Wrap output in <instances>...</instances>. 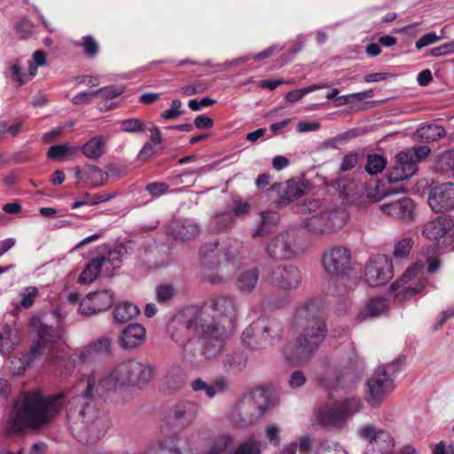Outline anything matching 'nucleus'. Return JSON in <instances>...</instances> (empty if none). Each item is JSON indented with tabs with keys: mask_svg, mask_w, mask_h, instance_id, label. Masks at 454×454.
Returning <instances> with one entry per match:
<instances>
[{
	"mask_svg": "<svg viewBox=\"0 0 454 454\" xmlns=\"http://www.w3.org/2000/svg\"><path fill=\"white\" fill-rule=\"evenodd\" d=\"M338 404L345 420L358 412L362 407L360 399L356 397L345 399Z\"/></svg>",
	"mask_w": 454,
	"mask_h": 454,
	"instance_id": "42",
	"label": "nucleus"
},
{
	"mask_svg": "<svg viewBox=\"0 0 454 454\" xmlns=\"http://www.w3.org/2000/svg\"><path fill=\"white\" fill-rule=\"evenodd\" d=\"M454 222L449 216H438L422 226V235L430 240H437L446 236L453 228Z\"/></svg>",
	"mask_w": 454,
	"mask_h": 454,
	"instance_id": "26",
	"label": "nucleus"
},
{
	"mask_svg": "<svg viewBox=\"0 0 454 454\" xmlns=\"http://www.w3.org/2000/svg\"><path fill=\"white\" fill-rule=\"evenodd\" d=\"M76 45H81L84 49V52L87 57L94 58L98 52V44L96 40L90 35L83 36L81 43H77Z\"/></svg>",
	"mask_w": 454,
	"mask_h": 454,
	"instance_id": "53",
	"label": "nucleus"
},
{
	"mask_svg": "<svg viewBox=\"0 0 454 454\" xmlns=\"http://www.w3.org/2000/svg\"><path fill=\"white\" fill-rule=\"evenodd\" d=\"M211 319L203 313V319L198 321L200 327L203 354L205 359L218 356L234 326L239 302L233 295L223 294L211 299L207 305Z\"/></svg>",
	"mask_w": 454,
	"mask_h": 454,
	"instance_id": "2",
	"label": "nucleus"
},
{
	"mask_svg": "<svg viewBox=\"0 0 454 454\" xmlns=\"http://www.w3.org/2000/svg\"><path fill=\"white\" fill-rule=\"evenodd\" d=\"M386 160L383 156L379 154L369 155L367 158V163L365 170L370 175H375L381 172L386 167Z\"/></svg>",
	"mask_w": 454,
	"mask_h": 454,
	"instance_id": "44",
	"label": "nucleus"
},
{
	"mask_svg": "<svg viewBox=\"0 0 454 454\" xmlns=\"http://www.w3.org/2000/svg\"><path fill=\"white\" fill-rule=\"evenodd\" d=\"M128 250L122 246L119 245L111 249L108 252L106 257L101 256L100 259H104L105 270L109 271L111 269H116L120 267L121 262L127 257Z\"/></svg>",
	"mask_w": 454,
	"mask_h": 454,
	"instance_id": "36",
	"label": "nucleus"
},
{
	"mask_svg": "<svg viewBox=\"0 0 454 454\" xmlns=\"http://www.w3.org/2000/svg\"><path fill=\"white\" fill-rule=\"evenodd\" d=\"M82 154L90 159L99 158L105 151V144L100 137H92L82 148Z\"/></svg>",
	"mask_w": 454,
	"mask_h": 454,
	"instance_id": "39",
	"label": "nucleus"
},
{
	"mask_svg": "<svg viewBox=\"0 0 454 454\" xmlns=\"http://www.w3.org/2000/svg\"><path fill=\"white\" fill-rule=\"evenodd\" d=\"M232 437L230 434H221L204 454H224L226 450L232 444Z\"/></svg>",
	"mask_w": 454,
	"mask_h": 454,
	"instance_id": "41",
	"label": "nucleus"
},
{
	"mask_svg": "<svg viewBox=\"0 0 454 454\" xmlns=\"http://www.w3.org/2000/svg\"><path fill=\"white\" fill-rule=\"evenodd\" d=\"M140 314L139 308L129 301L117 303L112 311L114 322L117 325H123L136 318Z\"/></svg>",
	"mask_w": 454,
	"mask_h": 454,
	"instance_id": "30",
	"label": "nucleus"
},
{
	"mask_svg": "<svg viewBox=\"0 0 454 454\" xmlns=\"http://www.w3.org/2000/svg\"><path fill=\"white\" fill-rule=\"evenodd\" d=\"M104 259L96 258L91 260L82 271L78 278L80 284H87L94 281L102 270H105Z\"/></svg>",
	"mask_w": 454,
	"mask_h": 454,
	"instance_id": "35",
	"label": "nucleus"
},
{
	"mask_svg": "<svg viewBox=\"0 0 454 454\" xmlns=\"http://www.w3.org/2000/svg\"><path fill=\"white\" fill-rule=\"evenodd\" d=\"M283 326L276 318H259L250 324L242 333V342L252 348L272 346L282 334Z\"/></svg>",
	"mask_w": 454,
	"mask_h": 454,
	"instance_id": "8",
	"label": "nucleus"
},
{
	"mask_svg": "<svg viewBox=\"0 0 454 454\" xmlns=\"http://www.w3.org/2000/svg\"><path fill=\"white\" fill-rule=\"evenodd\" d=\"M156 300L160 303H164L171 300L175 294V289L169 285H160L155 290Z\"/></svg>",
	"mask_w": 454,
	"mask_h": 454,
	"instance_id": "54",
	"label": "nucleus"
},
{
	"mask_svg": "<svg viewBox=\"0 0 454 454\" xmlns=\"http://www.w3.org/2000/svg\"><path fill=\"white\" fill-rule=\"evenodd\" d=\"M412 176L403 168V167L400 166L396 161L395 166H393L388 173V181L389 183H397L403 181L404 179L411 178Z\"/></svg>",
	"mask_w": 454,
	"mask_h": 454,
	"instance_id": "56",
	"label": "nucleus"
},
{
	"mask_svg": "<svg viewBox=\"0 0 454 454\" xmlns=\"http://www.w3.org/2000/svg\"><path fill=\"white\" fill-rule=\"evenodd\" d=\"M407 153L413 158L415 163L424 160L430 153L431 150L427 145L414 146L406 150Z\"/></svg>",
	"mask_w": 454,
	"mask_h": 454,
	"instance_id": "60",
	"label": "nucleus"
},
{
	"mask_svg": "<svg viewBox=\"0 0 454 454\" xmlns=\"http://www.w3.org/2000/svg\"><path fill=\"white\" fill-rule=\"evenodd\" d=\"M121 129L129 133H138L146 130V125L139 119H127L121 121Z\"/></svg>",
	"mask_w": 454,
	"mask_h": 454,
	"instance_id": "49",
	"label": "nucleus"
},
{
	"mask_svg": "<svg viewBox=\"0 0 454 454\" xmlns=\"http://www.w3.org/2000/svg\"><path fill=\"white\" fill-rule=\"evenodd\" d=\"M251 205L247 200H243L241 199H233L231 202V211L235 219L238 217H243L247 215L250 210Z\"/></svg>",
	"mask_w": 454,
	"mask_h": 454,
	"instance_id": "52",
	"label": "nucleus"
},
{
	"mask_svg": "<svg viewBox=\"0 0 454 454\" xmlns=\"http://www.w3.org/2000/svg\"><path fill=\"white\" fill-rule=\"evenodd\" d=\"M417 266L408 268L403 273L401 279L392 283L390 292H395L394 296V302L402 304L407 300L411 299L416 294H419L427 286V279H420L414 286L411 285L405 286V283L411 280L419 272Z\"/></svg>",
	"mask_w": 454,
	"mask_h": 454,
	"instance_id": "15",
	"label": "nucleus"
},
{
	"mask_svg": "<svg viewBox=\"0 0 454 454\" xmlns=\"http://www.w3.org/2000/svg\"><path fill=\"white\" fill-rule=\"evenodd\" d=\"M318 209H320V205L319 202L316 200H305L296 205V211L302 215H315Z\"/></svg>",
	"mask_w": 454,
	"mask_h": 454,
	"instance_id": "61",
	"label": "nucleus"
},
{
	"mask_svg": "<svg viewBox=\"0 0 454 454\" xmlns=\"http://www.w3.org/2000/svg\"><path fill=\"white\" fill-rule=\"evenodd\" d=\"M269 393L264 388L254 389L237 403L231 415L233 424L244 427L262 418L270 407Z\"/></svg>",
	"mask_w": 454,
	"mask_h": 454,
	"instance_id": "6",
	"label": "nucleus"
},
{
	"mask_svg": "<svg viewBox=\"0 0 454 454\" xmlns=\"http://www.w3.org/2000/svg\"><path fill=\"white\" fill-rule=\"evenodd\" d=\"M262 224L254 233V237L266 235L270 231L269 227L276 225L279 221V215L276 212L266 211L261 214Z\"/></svg>",
	"mask_w": 454,
	"mask_h": 454,
	"instance_id": "40",
	"label": "nucleus"
},
{
	"mask_svg": "<svg viewBox=\"0 0 454 454\" xmlns=\"http://www.w3.org/2000/svg\"><path fill=\"white\" fill-rule=\"evenodd\" d=\"M169 185L166 183H150L145 186V191H147L153 198H159L165 192H167Z\"/></svg>",
	"mask_w": 454,
	"mask_h": 454,
	"instance_id": "64",
	"label": "nucleus"
},
{
	"mask_svg": "<svg viewBox=\"0 0 454 454\" xmlns=\"http://www.w3.org/2000/svg\"><path fill=\"white\" fill-rule=\"evenodd\" d=\"M294 236L290 231H284L274 236L265 247L267 255L274 260L291 259L297 254Z\"/></svg>",
	"mask_w": 454,
	"mask_h": 454,
	"instance_id": "17",
	"label": "nucleus"
},
{
	"mask_svg": "<svg viewBox=\"0 0 454 454\" xmlns=\"http://www.w3.org/2000/svg\"><path fill=\"white\" fill-rule=\"evenodd\" d=\"M339 187H341L340 195L346 200H350L359 192L362 188V184L356 182H349L348 184H339Z\"/></svg>",
	"mask_w": 454,
	"mask_h": 454,
	"instance_id": "59",
	"label": "nucleus"
},
{
	"mask_svg": "<svg viewBox=\"0 0 454 454\" xmlns=\"http://www.w3.org/2000/svg\"><path fill=\"white\" fill-rule=\"evenodd\" d=\"M55 348L56 342L52 336L41 333L37 342L33 344L29 352L10 357V370L14 374H20L31 365L33 359L40 356H43L46 360H55Z\"/></svg>",
	"mask_w": 454,
	"mask_h": 454,
	"instance_id": "11",
	"label": "nucleus"
},
{
	"mask_svg": "<svg viewBox=\"0 0 454 454\" xmlns=\"http://www.w3.org/2000/svg\"><path fill=\"white\" fill-rule=\"evenodd\" d=\"M235 225V217L229 210L216 213L209 222V227L212 230L219 231H227Z\"/></svg>",
	"mask_w": 454,
	"mask_h": 454,
	"instance_id": "33",
	"label": "nucleus"
},
{
	"mask_svg": "<svg viewBox=\"0 0 454 454\" xmlns=\"http://www.w3.org/2000/svg\"><path fill=\"white\" fill-rule=\"evenodd\" d=\"M83 175L86 181L90 183L92 188H98L105 185L109 177L107 172L95 165H88Z\"/></svg>",
	"mask_w": 454,
	"mask_h": 454,
	"instance_id": "38",
	"label": "nucleus"
},
{
	"mask_svg": "<svg viewBox=\"0 0 454 454\" xmlns=\"http://www.w3.org/2000/svg\"><path fill=\"white\" fill-rule=\"evenodd\" d=\"M321 454H348L346 450L338 442L332 441H323L319 445Z\"/></svg>",
	"mask_w": 454,
	"mask_h": 454,
	"instance_id": "57",
	"label": "nucleus"
},
{
	"mask_svg": "<svg viewBox=\"0 0 454 454\" xmlns=\"http://www.w3.org/2000/svg\"><path fill=\"white\" fill-rule=\"evenodd\" d=\"M364 274L369 285H384L393 278L392 262L385 254L376 255L366 264Z\"/></svg>",
	"mask_w": 454,
	"mask_h": 454,
	"instance_id": "16",
	"label": "nucleus"
},
{
	"mask_svg": "<svg viewBox=\"0 0 454 454\" xmlns=\"http://www.w3.org/2000/svg\"><path fill=\"white\" fill-rule=\"evenodd\" d=\"M113 301V294L108 290L90 293L87 297L81 301L78 311L85 316L106 311L112 306Z\"/></svg>",
	"mask_w": 454,
	"mask_h": 454,
	"instance_id": "19",
	"label": "nucleus"
},
{
	"mask_svg": "<svg viewBox=\"0 0 454 454\" xmlns=\"http://www.w3.org/2000/svg\"><path fill=\"white\" fill-rule=\"evenodd\" d=\"M269 281L283 290L296 289L301 281V272L294 265H285L273 270L268 277Z\"/></svg>",
	"mask_w": 454,
	"mask_h": 454,
	"instance_id": "20",
	"label": "nucleus"
},
{
	"mask_svg": "<svg viewBox=\"0 0 454 454\" xmlns=\"http://www.w3.org/2000/svg\"><path fill=\"white\" fill-rule=\"evenodd\" d=\"M78 151L76 147H70L67 144L51 145L47 153L48 157L54 160H59L65 156L75 153Z\"/></svg>",
	"mask_w": 454,
	"mask_h": 454,
	"instance_id": "46",
	"label": "nucleus"
},
{
	"mask_svg": "<svg viewBox=\"0 0 454 454\" xmlns=\"http://www.w3.org/2000/svg\"><path fill=\"white\" fill-rule=\"evenodd\" d=\"M115 193H103V194H98V195H94L93 196V201H74L73 204H72V208L73 209H76L82 206H85V205H89V206H94V205H98V204H100V203H103V202H106L108 200H110L111 199L114 198L115 197Z\"/></svg>",
	"mask_w": 454,
	"mask_h": 454,
	"instance_id": "58",
	"label": "nucleus"
},
{
	"mask_svg": "<svg viewBox=\"0 0 454 454\" xmlns=\"http://www.w3.org/2000/svg\"><path fill=\"white\" fill-rule=\"evenodd\" d=\"M322 263L329 275L343 277L350 266V252L344 247L333 246L324 253Z\"/></svg>",
	"mask_w": 454,
	"mask_h": 454,
	"instance_id": "14",
	"label": "nucleus"
},
{
	"mask_svg": "<svg viewBox=\"0 0 454 454\" xmlns=\"http://www.w3.org/2000/svg\"><path fill=\"white\" fill-rule=\"evenodd\" d=\"M111 344V338L102 336L76 353V356L82 363L96 361L110 354Z\"/></svg>",
	"mask_w": 454,
	"mask_h": 454,
	"instance_id": "24",
	"label": "nucleus"
},
{
	"mask_svg": "<svg viewBox=\"0 0 454 454\" xmlns=\"http://www.w3.org/2000/svg\"><path fill=\"white\" fill-rule=\"evenodd\" d=\"M38 288L35 286H27L24 288L21 293L22 298L20 301V306L24 309L30 308L34 304L35 298L38 296Z\"/></svg>",
	"mask_w": 454,
	"mask_h": 454,
	"instance_id": "50",
	"label": "nucleus"
},
{
	"mask_svg": "<svg viewBox=\"0 0 454 454\" xmlns=\"http://www.w3.org/2000/svg\"><path fill=\"white\" fill-rule=\"evenodd\" d=\"M270 190L278 192V197L275 200L278 207H286L304 193L302 184L294 181H287L285 184L275 183L271 185Z\"/></svg>",
	"mask_w": 454,
	"mask_h": 454,
	"instance_id": "23",
	"label": "nucleus"
},
{
	"mask_svg": "<svg viewBox=\"0 0 454 454\" xmlns=\"http://www.w3.org/2000/svg\"><path fill=\"white\" fill-rule=\"evenodd\" d=\"M327 87V84H312L302 89H297L287 92L286 95V99L290 103L298 102L308 93Z\"/></svg>",
	"mask_w": 454,
	"mask_h": 454,
	"instance_id": "43",
	"label": "nucleus"
},
{
	"mask_svg": "<svg viewBox=\"0 0 454 454\" xmlns=\"http://www.w3.org/2000/svg\"><path fill=\"white\" fill-rule=\"evenodd\" d=\"M201 319H203L202 312L198 315L194 309H187L172 319L169 331L172 340L183 346L185 352L191 351L190 340L194 334H197L200 341V353L205 357L200 333V327L198 325V321Z\"/></svg>",
	"mask_w": 454,
	"mask_h": 454,
	"instance_id": "10",
	"label": "nucleus"
},
{
	"mask_svg": "<svg viewBox=\"0 0 454 454\" xmlns=\"http://www.w3.org/2000/svg\"><path fill=\"white\" fill-rule=\"evenodd\" d=\"M173 239L185 241L196 238L200 232V225L193 220L175 221L169 225Z\"/></svg>",
	"mask_w": 454,
	"mask_h": 454,
	"instance_id": "27",
	"label": "nucleus"
},
{
	"mask_svg": "<svg viewBox=\"0 0 454 454\" xmlns=\"http://www.w3.org/2000/svg\"><path fill=\"white\" fill-rule=\"evenodd\" d=\"M395 161L407 171V173L414 176L418 172V165L415 163L413 158L407 153L406 151L398 153L395 155Z\"/></svg>",
	"mask_w": 454,
	"mask_h": 454,
	"instance_id": "45",
	"label": "nucleus"
},
{
	"mask_svg": "<svg viewBox=\"0 0 454 454\" xmlns=\"http://www.w3.org/2000/svg\"><path fill=\"white\" fill-rule=\"evenodd\" d=\"M64 403V394L45 396L38 390L22 393L18 399L16 416L8 422L7 432L20 433L24 427L37 428L51 423Z\"/></svg>",
	"mask_w": 454,
	"mask_h": 454,
	"instance_id": "4",
	"label": "nucleus"
},
{
	"mask_svg": "<svg viewBox=\"0 0 454 454\" xmlns=\"http://www.w3.org/2000/svg\"><path fill=\"white\" fill-rule=\"evenodd\" d=\"M265 436L271 444L278 446L281 440L279 427L276 424L268 425L265 427Z\"/></svg>",
	"mask_w": 454,
	"mask_h": 454,
	"instance_id": "62",
	"label": "nucleus"
},
{
	"mask_svg": "<svg viewBox=\"0 0 454 454\" xmlns=\"http://www.w3.org/2000/svg\"><path fill=\"white\" fill-rule=\"evenodd\" d=\"M162 383L168 387L169 392H174L182 387L184 380L180 375L168 374L163 378Z\"/></svg>",
	"mask_w": 454,
	"mask_h": 454,
	"instance_id": "63",
	"label": "nucleus"
},
{
	"mask_svg": "<svg viewBox=\"0 0 454 454\" xmlns=\"http://www.w3.org/2000/svg\"><path fill=\"white\" fill-rule=\"evenodd\" d=\"M397 364L392 363L379 366L367 380L365 399L372 407L380 406L395 387L394 380Z\"/></svg>",
	"mask_w": 454,
	"mask_h": 454,
	"instance_id": "9",
	"label": "nucleus"
},
{
	"mask_svg": "<svg viewBox=\"0 0 454 454\" xmlns=\"http://www.w3.org/2000/svg\"><path fill=\"white\" fill-rule=\"evenodd\" d=\"M260 278L256 267L241 271L235 279V287L242 294H249L255 290Z\"/></svg>",
	"mask_w": 454,
	"mask_h": 454,
	"instance_id": "28",
	"label": "nucleus"
},
{
	"mask_svg": "<svg viewBox=\"0 0 454 454\" xmlns=\"http://www.w3.org/2000/svg\"><path fill=\"white\" fill-rule=\"evenodd\" d=\"M415 136L420 142L430 143L445 137L446 130L435 123L427 124L418 129Z\"/></svg>",
	"mask_w": 454,
	"mask_h": 454,
	"instance_id": "32",
	"label": "nucleus"
},
{
	"mask_svg": "<svg viewBox=\"0 0 454 454\" xmlns=\"http://www.w3.org/2000/svg\"><path fill=\"white\" fill-rule=\"evenodd\" d=\"M388 310V302L383 297H374L371 299L360 312L359 317L365 318L369 317H378Z\"/></svg>",
	"mask_w": 454,
	"mask_h": 454,
	"instance_id": "34",
	"label": "nucleus"
},
{
	"mask_svg": "<svg viewBox=\"0 0 454 454\" xmlns=\"http://www.w3.org/2000/svg\"><path fill=\"white\" fill-rule=\"evenodd\" d=\"M241 246L239 240L231 237L206 242L199 251L200 264L206 269L216 270L222 264L231 263L239 256Z\"/></svg>",
	"mask_w": 454,
	"mask_h": 454,
	"instance_id": "7",
	"label": "nucleus"
},
{
	"mask_svg": "<svg viewBox=\"0 0 454 454\" xmlns=\"http://www.w3.org/2000/svg\"><path fill=\"white\" fill-rule=\"evenodd\" d=\"M153 374V365L139 359H129L120 363L98 380L96 393L99 397L130 389H144Z\"/></svg>",
	"mask_w": 454,
	"mask_h": 454,
	"instance_id": "5",
	"label": "nucleus"
},
{
	"mask_svg": "<svg viewBox=\"0 0 454 454\" xmlns=\"http://www.w3.org/2000/svg\"><path fill=\"white\" fill-rule=\"evenodd\" d=\"M294 327L299 332V336L294 346L286 349V354L293 363L303 364L309 361L311 352L323 342L327 331L323 310L317 301H308L297 309Z\"/></svg>",
	"mask_w": 454,
	"mask_h": 454,
	"instance_id": "3",
	"label": "nucleus"
},
{
	"mask_svg": "<svg viewBox=\"0 0 454 454\" xmlns=\"http://www.w3.org/2000/svg\"><path fill=\"white\" fill-rule=\"evenodd\" d=\"M348 214L341 207H333L331 209H319L315 215L304 220V226L315 233H325L336 231L340 229L347 222Z\"/></svg>",
	"mask_w": 454,
	"mask_h": 454,
	"instance_id": "12",
	"label": "nucleus"
},
{
	"mask_svg": "<svg viewBox=\"0 0 454 454\" xmlns=\"http://www.w3.org/2000/svg\"><path fill=\"white\" fill-rule=\"evenodd\" d=\"M199 406L191 401H181L173 405L168 412V419L174 426L185 427L197 417Z\"/></svg>",
	"mask_w": 454,
	"mask_h": 454,
	"instance_id": "21",
	"label": "nucleus"
},
{
	"mask_svg": "<svg viewBox=\"0 0 454 454\" xmlns=\"http://www.w3.org/2000/svg\"><path fill=\"white\" fill-rule=\"evenodd\" d=\"M223 365L228 372H236L244 367V363L239 355H228L223 360Z\"/></svg>",
	"mask_w": 454,
	"mask_h": 454,
	"instance_id": "55",
	"label": "nucleus"
},
{
	"mask_svg": "<svg viewBox=\"0 0 454 454\" xmlns=\"http://www.w3.org/2000/svg\"><path fill=\"white\" fill-rule=\"evenodd\" d=\"M20 342V336L17 331L10 326H4L0 330V353L12 351Z\"/></svg>",
	"mask_w": 454,
	"mask_h": 454,
	"instance_id": "37",
	"label": "nucleus"
},
{
	"mask_svg": "<svg viewBox=\"0 0 454 454\" xmlns=\"http://www.w3.org/2000/svg\"><path fill=\"white\" fill-rule=\"evenodd\" d=\"M433 211L443 213L454 208V183H443L433 187L428 195Z\"/></svg>",
	"mask_w": 454,
	"mask_h": 454,
	"instance_id": "18",
	"label": "nucleus"
},
{
	"mask_svg": "<svg viewBox=\"0 0 454 454\" xmlns=\"http://www.w3.org/2000/svg\"><path fill=\"white\" fill-rule=\"evenodd\" d=\"M414 207L413 200L403 197L390 203L381 205L380 210L387 215L407 223L413 218Z\"/></svg>",
	"mask_w": 454,
	"mask_h": 454,
	"instance_id": "25",
	"label": "nucleus"
},
{
	"mask_svg": "<svg viewBox=\"0 0 454 454\" xmlns=\"http://www.w3.org/2000/svg\"><path fill=\"white\" fill-rule=\"evenodd\" d=\"M438 168L442 172L451 171L454 176V149L447 150L440 155Z\"/></svg>",
	"mask_w": 454,
	"mask_h": 454,
	"instance_id": "47",
	"label": "nucleus"
},
{
	"mask_svg": "<svg viewBox=\"0 0 454 454\" xmlns=\"http://www.w3.org/2000/svg\"><path fill=\"white\" fill-rule=\"evenodd\" d=\"M146 339L145 328L137 323L129 324L118 335V344L124 350L141 347Z\"/></svg>",
	"mask_w": 454,
	"mask_h": 454,
	"instance_id": "22",
	"label": "nucleus"
},
{
	"mask_svg": "<svg viewBox=\"0 0 454 454\" xmlns=\"http://www.w3.org/2000/svg\"><path fill=\"white\" fill-rule=\"evenodd\" d=\"M344 378L349 379L348 372H345V373L341 374L337 372V370L329 368L318 381L319 384L326 389L345 387L348 386V380Z\"/></svg>",
	"mask_w": 454,
	"mask_h": 454,
	"instance_id": "31",
	"label": "nucleus"
},
{
	"mask_svg": "<svg viewBox=\"0 0 454 454\" xmlns=\"http://www.w3.org/2000/svg\"><path fill=\"white\" fill-rule=\"evenodd\" d=\"M97 378L91 373L87 379L85 393L69 402L67 416L74 420L73 432L77 440L85 444L96 442L110 427V421L94 398Z\"/></svg>",
	"mask_w": 454,
	"mask_h": 454,
	"instance_id": "1",
	"label": "nucleus"
},
{
	"mask_svg": "<svg viewBox=\"0 0 454 454\" xmlns=\"http://www.w3.org/2000/svg\"><path fill=\"white\" fill-rule=\"evenodd\" d=\"M413 247V240L410 237H406L401 239L395 247L394 257L395 259L405 258L410 254V252Z\"/></svg>",
	"mask_w": 454,
	"mask_h": 454,
	"instance_id": "48",
	"label": "nucleus"
},
{
	"mask_svg": "<svg viewBox=\"0 0 454 454\" xmlns=\"http://www.w3.org/2000/svg\"><path fill=\"white\" fill-rule=\"evenodd\" d=\"M184 113V110L182 109V102L179 99H175L172 100L170 104V108L163 111L160 114V117L166 121L176 120Z\"/></svg>",
	"mask_w": 454,
	"mask_h": 454,
	"instance_id": "51",
	"label": "nucleus"
},
{
	"mask_svg": "<svg viewBox=\"0 0 454 454\" xmlns=\"http://www.w3.org/2000/svg\"><path fill=\"white\" fill-rule=\"evenodd\" d=\"M317 421L324 426H339L345 421L338 403L325 405L316 413Z\"/></svg>",
	"mask_w": 454,
	"mask_h": 454,
	"instance_id": "29",
	"label": "nucleus"
},
{
	"mask_svg": "<svg viewBox=\"0 0 454 454\" xmlns=\"http://www.w3.org/2000/svg\"><path fill=\"white\" fill-rule=\"evenodd\" d=\"M357 434L361 438L368 441L364 454H391L395 448L393 438L384 429L366 425L359 427Z\"/></svg>",
	"mask_w": 454,
	"mask_h": 454,
	"instance_id": "13",
	"label": "nucleus"
}]
</instances>
